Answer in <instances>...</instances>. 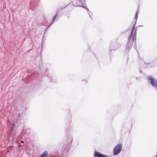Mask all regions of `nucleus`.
<instances>
[{
    "instance_id": "f257e3e1",
    "label": "nucleus",
    "mask_w": 157,
    "mask_h": 157,
    "mask_svg": "<svg viewBox=\"0 0 157 157\" xmlns=\"http://www.w3.org/2000/svg\"><path fill=\"white\" fill-rule=\"evenodd\" d=\"M73 141L72 137L69 136L67 137L66 143H65L62 147V149L65 151L67 152L70 148V145L71 144Z\"/></svg>"
},
{
    "instance_id": "f03ea898",
    "label": "nucleus",
    "mask_w": 157,
    "mask_h": 157,
    "mask_svg": "<svg viewBox=\"0 0 157 157\" xmlns=\"http://www.w3.org/2000/svg\"><path fill=\"white\" fill-rule=\"evenodd\" d=\"M137 31V29H134V34L132 36L133 31L131 30V33L129 36L128 37V41L133 42L134 40H136V32Z\"/></svg>"
},
{
    "instance_id": "7ed1b4c3",
    "label": "nucleus",
    "mask_w": 157,
    "mask_h": 157,
    "mask_svg": "<svg viewBox=\"0 0 157 157\" xmlns=\"http://www.w3.org/2000/svg\"><path fill=\"white\" fill-rule=\"evenodd\" d=\"M117 40H115L114 42L112 41L110 43V45L109 47L110 49V50L111 51L112 50L115 51L119 47H120V45L117 42Z\"/></svg>"
},
{
    "instance_id": "20e7f679",
    "label": "nucleus",
    "mask_w": 157,
    "mask_h": 157,
    "mask_svg": "<svg viewBox=\"0 0 157 157\" xmlns=\"http://www.w3.org/2000/svg\"><path fill=\"white\" fill-rule=\"evenodd\" d=\"M122 148V145L121 144H117L115 146L113 150V154L116 155L119 154L121 152Z\"/></svg>"
},
{
    "instance_id": "39448f33",
    "label": "nucleus",
    "mask_w": 157,
    "mask_h": 157,
    "mask_svg": "<svg viewBox=\"0 0 157 157\" xmlns=\"http://www.w3.org/2000/svg\"><path fill=\"white\" fill-rule=\"evenodd\" d=\"M147 79L148 80L151 81L149 82L151 83L153 87H156V90L157 91V81L151 75L148 76L147 77Z\"/></svg>"
},
{
    "instance_id": "423d86ee",
    "label": "nucleus",
    "mask_w": 157,
    "mask_h": 157,
    "mask_svg": "<svg viewBox=\"0 0 157 157\" xmlns=\"http://www.w3.org/2000/svg\"><path fill=\"white\" fill-rule=\"evenodd\" d=\"M94 156V157H107L106 155L96 151H95Z\"/></svg>"
},
{
    "instance_id": "0eeeda50",
    "label": "nucleus",
    "mask_w": 157,
    "mask_h": 157,
    "mask_svg": "<svg viewBox=\"0 0 157 157\" xmlns=\"http://www.w3.org/2000/svg\"><path fill=\"white\" fill-rule=\"evenodd\" d=\"M133 42H130L128 41L127 44L126 46L125 50H129L132 47L133 45Z\"/></svg>"
},
{
    "instance_id": "6e6552de",
    "label": "nucleus",
    "mask_w": 157,
    "mask_h": 157,
    "mask_svg": "<svg viewBox=\"0 0 157 157\" xmlns=\"http://www.w3.org/2000/svg\"><path fill=\"white\" fill-rule=\"evenodd\" d=\"M84 2V0H78L77 1V2L73 4V5L74 4H76V5H82V4Z\"/></svg>"
},
{
    "instance_id": "1a4fd4ad",
    "label": "nucleus",
    "mask_w": 157,
    "mask_h": 157,
    "mask_svg": "<svg viewBox=\"0 0 157 157\" xmlns=\"http://www.w3.org/2000/svg\"><path fill=\"white\" fill-rule=\"evenodd\" d=\"M59 11V10H58L57 12H56V14L52 18V21L51 22V24L48 27L47 29H48L50 26L54 23V20L55 19L57 15L58 14V12Z\"/></svg>"
},
{
    "instance_id": "9d476101",
    "label": "nucleus",
    "mask_w": 157,
    "mask_h": 157,
    "mask_svg": "<svg viewBox=\"0 0 157 157\" xmlns=\"http://www.w3.org/2000/svg\"><path fill=\"white\" fill-rule=\"evenodd\" d=\"M48 152L47 151H45L44 152L42 153L40 155V157H45L48 156Z\"/></svg>"
},
{
    "instance_id": "9b49d317",
    "label": "nucleus",
    "mask_w": 157,
    "mask_h": 157,
    "mask_svg": "<svg viewBox=\"0 0 157 157\" xmlns=\"http://www.w3.org/2000/svg\"><path fill=\"white\" fill-rule=\"evenodd\" d=\"M74 6H75V7L80 6V7H83L84 8H85L86 9V7H87L86 6H83L82 5H80V4L76 5V4H74Z\"/></svg>"
},
{
    "instance_id": "f8f14e48",
    "label": "nucleus",
    "mask_w": 157,
    "mask_h": 157,
    "mask_svg": "<svg viewBox=\"0 0 157 157\" xmlns=\"http://www.w3.org/2000/svg\"><path fill=\"white\" fill-rule=\"evenodd\" d=\"M136 21H137L135 20V22L133 24V28L131 30H133V31H134V29H137V28L135 29V26L136 25Z\"/></svg>"
},
{
    "instance_id": "ddd939ff",
    "label": "nucleus",
    "mask_w": 157,
    "mask_h": 157,
    "mask_svg": "<svg viewBox=\"0 0 157 157\" xmlns=\"http://www.w3.org/2000/svg\"><path fill=\"white\" fill-rule=\"evenodd\" d=\"M87 11V12L89 14V16L91 17V16L90 14V13H91L90 11L89 10V9L87 8V7H86V9Z\"/></svg>"
},
{
    "instance_id": "4468645a",
    "label": "nucleus",
    "mask_w": 157,
    "mask_h": 157,
    "mask_svg": "<svg viewBox=\"0 0 157 157\" xmlns=\"http://www.w3.org/2000/svg\"><path fill=\"white\" fill-rule=\"evenodd\" d=\"M134 47H135V49L136 50V51H137L136 49V47H137V46H136V40H135V42H134Z\"/></svg>"
},
{
    "instance_id": "2eb2a0df",
    "label": "nucleus",
    "mask_w": 157,
    "mask_h": 157,
    "mask_svg": "<svg viewBox=\"0 0 157 157\" xmlns=\"http://www.w3.org/2000/svg\"><path fill=\"white\" fill-rule=\"evenodd\" d=\"M50 81H51V82H55V81H54V80H53V78L52 77L50 78Z\"/></svg>"
},
{
    "instance_id": "dca6fc26",
    "label": "nucleus",
    "mask_w": 157,
    "mask_h": 157,
    "mask_svg": "<svg viewBox=\"0 0 157 157\" xmlns=\"http://www.w3.org/2000/svg\"><path fill=\"white\" fill-rule=\"evenodd\" d=\"M135 16L138 17V12L137 11L136 13Z\"/></svg>"
},
{
    "instance_id": "f3484780",
    "label": "nucleus",
    "mask_w": 157,
    "mask_h": 157,
    "mask_svg": "<svg viewBox=\"0 0 157 157\" xmlns=\"http://www.w3.org/2000/svg\"><path fill=\"white\" fill-rule=\"evenodd\" d=\"M135 18L136 20V21H137V17L135 16Z\"/></svg>"
},
{
    "instance_id": "a211bd4d",
    "label": "nucleus",
    "mask_w": 157,
    "mask_h": 157,
    "mask_svg": "<svg viewBox=\"0 0 157 157\" xmlns=\"http://www.w3.org/2000/svg\"><path fill=\"white\" fill-rule=\"evenodd\" d=\"M70 121H71V120L70 121H69L68 122V123H67L69 125L70 124V123H71V122Z\"/></svg>"
},
{
    "instance_id": "6ab92c4d",
    "label": "nucleus",
    "mask_w": 157,
    "mask_h": 157,
    "mask_svg": "<svg viewBox=\"0 0 157 157\" xmlns=\"http://www.w3.org/2000/svg\"><path fill=\"white\" fill-rule=\"evenodd\" d=\"M69 4H68L67 5V6H65V7L63 8L61 10H63V9L65 8Z\"/></svg>"
},
{
    "instance_id": "aec40b11",
    "label": "nucleus",
    "mask_w": 157,
    "mask_h": 157,
    "mask_svg": "<svg viewBox=\"0 0 157 157\" xmlns=\"http://www.w3.org/2000/svg\"><path fill=\"white\" fill-rule=\"evenodd\" d=\"M21 146H21V144H20V145H19L18 146V147H21Z\"/></svg>"
},
{
    "instance_id": "412c9836",
    "label": "nucleus",
    "mask_w": 157,
    "mask_h": 157,
    "mask_svg": "<svg viewBox=\"0 0 157 157\" xmlns=\"http://www.w3.org/2000/svg\"><path fill=\"white\" fill-rule=\"evenodd\" d=\"M21 143H24V141H23V140H21Z\"/></svg>"
},
{
    "instance_id": "4be33fe9",
    "label": "nucleus",
    "mask_w": 157,
    "mask_h": 157,
    "mask_svg": "<svg viewBox=\"0 0 157 157\" xmlns=\"http://www.w3.org/2000/svg\"><path fill=\"white\" fill-rule=\"evenodd\" d=\"M29 3H30V6H31V2H29Z\"/></svg>"
},
{
    "instance_id": "5701e85b",
    "label": "nucleus",
    "mask_w": 157,
    "mask_h": 157,
    "mask_svg": "<svg viewBox=\"0 0 157 157\" xmlns=\"http://www.w3.org/2000/svg\"><path fill=\"white\" fill-rule=\"evenodd\" d=\"M139 72L140 73H141L142 72V71L141 70H140L139 71Z\"/></svg>"
},
{
    "instance_id": "b1692460",
    "label": "nucleus",
    "mask_w": 157,
    "mask_h": 157,
    "mask_svg": "<svg viewBox=\"0 0 157 157\" xmlns=\"http://www.w3.org/2000/svg\"><path fill=\"white\" fill-rule=\"evenodd\" d=\"M82 81H83V80H82ZM84 81H85L86 83L87 82V81L86 80H84Z\"/></svg>"
},
{
    "instance_id": "393cba45",
    "label": "nucleus",
    "mask_w": 157,
    "mask_h": 157,
    "mask_svg": "<svg viewBox=\"0 0 157 157\" xmlns=\"http://www.w3.org/2000/svg\"><path fill=\"white\" fill-rule=\"evenodd\" d=\"M142 26L141 25H139L138 26V27H140V26Z\"/></svg>"
},
{
    "instance_id": "a878e982",
    "label": "nucleus",
    "mask_w": 157,
    "mask_h": 157,
    "mask_svg": "<svg viewBox=\"0 0 157 157\" xmlns=\"http://www.w3.org/2000/svg\"><path fill=\"white\" fill-rule=\"evenodd\" d=\"M156 157H157V156Z\"/></svg>"
}]
</instances>
